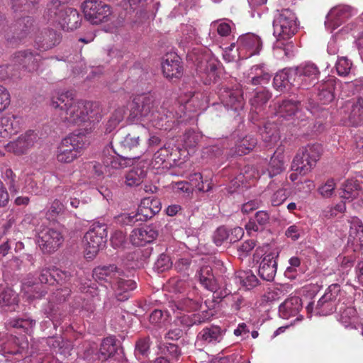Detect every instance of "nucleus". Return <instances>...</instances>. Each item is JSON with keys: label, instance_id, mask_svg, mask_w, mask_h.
<instances>
[{"label": "nucleus", "instance_id": "f257e3e1", "mask_svg": "<svg viewBox=\"0 0 363 363\" xmlns=\"http://www.w3.org/2000/svg\"><path fill=\"white\" fill-rule=\"evenodd\" d=\"M208 103L206 93L187 91L181 94L179 101L172 106L164 103L159 108L153 96L143 95L133 99L130 117L143 126L167 130L190 119L191 113L205 110Z\"/></svg>", "mask_w": 363, "mask_h": 363}, {"label": "nucleus", "instance_id": "f03ea898", "mask_svg": "<svg viewBox=\"0 0 363 363\" xmlns=\"http://www.w3.org/2000/svg\"><path fill=\"white\" fill-rule=\"evenodd\" d=\"M50 106L56 109L60 120L67 125H80L87 121L96 123L101 119L97 104L75 99L69 91L55 92Z\"/></svg>", "mask_w": 363, "mask_h": 363}, {"label": "nucleus", "instance_id": "7ed1b4c3", "mask_svg": "<svg viewBox=\"0 0 363 363\" xmlns=\"http://www.w3.org/2000/svg\"><path fill=\"white\" fill-rule=\"evenodd\" d=\"M187 59L196 67V73L205 84H211L218 77L220 62L206 48H194L187 54Z\"/></svg>", "mask_w": 363, "mask_h": 363}, {"label": "nucleus", "instance_id": "20e7f679", "mask_svg": "<svg viewBox=\"0 0 363 363\" xmlns=\"http://www.w3.org/2000/svg\"><path fill=\"white\" fill-rule=\"evenodd\" d=\"M68 0H50L45 16L48 21L59 24L62 29L74 30L80 25L81 17L78 11L66 6Z\"/></svg>", "mask_w": 363, "mask_h": 363}, {"label": "nucleus", "instance_id": "39448f33", "mask_svg": "<svg viewBox=\"0 0 363 363\" xmlns=\"http://www.w3.org/2000/svg\"><path fill=\"white\" fill-rule=\"evenodd\" d=\"M90 143L89 136L82 132L73 133L63 138L57 151L56 158L62 163H70L81 154L82 149Z\"/></svg>", "mask_w": 363, "mask_h": 363}, {"label": "nucleus", "instance_id": "423d86ee", "mask_svg": "<svg viewBox=\"0 0 363 363\" xmlns=\"http://www.w3.org/2000/svg\"><path fill=\"white\" fill-rule=\"evenodd\" d=\"M344 292L337 284L330 285L324 294L319 298L313 308V303L310 302L306 306L308 316L311 317L314 312L319 315H328L332 314L338 308V303L342 301Z\"/></svg>", "mask_w": 363, "mask_h": 363}, {"label": "nucleus", "instance_id": "0eeeda50", "mask_svg": "<svg viewBox=\"0 0 363 363\" xmlns=\"http://www.w3.org/2000/svg\"><path fill=\"white\" fill-rule=\"evenodd\" d=\"M298 28V18L291 10L277 11L273 21V35L277 38L289 39L296 33Z\"/></svg>", "mask_w": 363, "mask_h": 363}, {"label": "nucleus", "instance_id": "6e6552de", "mask_svg": "<svg viewBox=\"0 0 363 363\" xmlns=\"http://www.w3.org/2000/svg\"><path fill=\"white\" fill-rule=\"evenodd\" d=\"M106 238V225L99 223H93L83 238L85 257L93 259L105 245Z\"/></svg>", "mask_w": 363, "mask_h": 363}, {"label": "nucleus", "instance_id": "1a4fd4ad", "mask_svg": "<svg viewBox=\"0 0 363 363\" xmlns=\"http://www.w3.org/2000/svg\"><path fill=\"white\" fill-rule=\"evenodd\" d=\"M321 147L318 144L308 145L301 148L293 160L291 169L306 175L315 166L320 155Z\"/></svg>", "mask_w": 363, "mask_h": 363}, {"label": "nucleus", "instance_id": "9d476101", "mask_svg": "<svg viewBox=\"0 0 363 363\" xmlns=\"http://www.w3.org/2000/svg\"><path fill=\"white\" fill-rule=\"evenodd\" d=\"M268 245L257 247L253 255V261L259 263V277L263 280L272 281L277 270L278 253L268 252Z\"/></svg>", "mask_w": 363, "mask_h": 363}, {"label": "nucleus", "instance_id": "9b49d317", "mask_svg": "<svg viewBox=\"0 0 363 363\" xmlns=\"http://www.w3.org/2000/svg\"><path fill=\"white\" fill-rule=\"evenodd\" d=\"M235 46L240 59H247L255 55L259 54L262 49V43L260 38L253 33H245L240 35L236 44L232 43L230 46L231 50Z\"/></svg>", "mask_w": 363, "mask_h": 363}, {"label": "nucleus", "instance_id": "f8f14e48", "mask_svg": "<svg viewBox=\"0 0 363 363\" xmlns=\"http://www.w3.org/2000/svg\"><path fill=\"white\" fill-rule=\"evenodd\" d=\"M82 9L86 19L91 24H99L106 21L111 13L110 6L98 0L85 1Z\"/></svg>", "mask_w": 363, "mask_h": 363}, {"label": "nucleus", "instance_id": "ddd939ff", "mask_svg": "<svg viewBox=\"0 0 363 363\" xmlns=\"http://www.w3.org/2000/svg\"><path fill=\"white\" fill-rule=\"evenodd\" d=\"M357 13L356 9L348 5H337L333 7L326 16L325 21L326 29L330 32L333 31L346 19L357 14Z\"/></svg>", "mask_w": 363, "mask_h": 363}, {"label": "nucleus", "instance_id": "4468645a", "mask_svg": "<svg viewBox=\"0 0 363 363\" xmlns=\"http://www.w3.org/2000/svg\"><path fill=\"white\" fill-rule=\"evenodd\" d=\"M61 233L52 228H44L38 233L37 243L44 253L57 250L62 243Z\"/></svg>", "mask_w": 363, "mask_h": 363}, {"label": "nucleus", "instance_id": "2eb2a0df", "mask_svg": "<svg viewBox=\"0 0 363 363\" xmlns=\"http://www.w3.org/2000/svg\"><path fill=\"white\" fill-rule=\"evenodd\" d=\"M291 72H294V81L303 87L314 83L320 74L317 66L311 62L303 63L293 68Z\"/></svg>", "mask_w": 363, "mask_h": 363}, {"label": "nucleus", "instance_id": "dca6fc26", "mask_svg": "<svg viewBox=\"0 0 363 363\" xmlns=\"http://www.w3.org/2000/svg\"><path fill=\"white\" fill-rule=\"evenodd\" d=\"M28 347V341L25 335L19 337L5 335L0 337V353L3 355L21 354Z\"/></svg>", "mask_w": 363, "mask_h": 363}, {"label": "nucleus", "instance_id": "f3484780", "mask_svg": "<svg viewBox=\"0 0 363 363\" xmlns=\"http://www.w3.org/2000/svg\"><path fill=\"white\" fill-rule=\"evenodd\" d=\"M37 135L33 130L26 131L21 135L16 140L8 143L5 145L7 152L16 155L26 154L33 147L36 141Z\"/></svg>", "mask_w": 363, "mask_h": 363}, {"label": "nucleus", "instance_id": "a211bd4d", "mask_svg": "<svg viewBox=\"0 0 363 363\" xmlns=\"http://www.w3.org/2000/svg\"><path fill=\"white\" fill-rule=\"evenodd\" d=\"M337 320L346 328H356L360 323V319L355 308L351 303L341 301L338 303Z\"/></svg>", "mask_w": 363, "mask_h": 363}, {"label": "nucleus", "instance_id": "6ab92c4d", "mask_svg": "<svg viewBox=\"0 0 363 363\" xmlns=\"http://www.w3.org/2000/svg\"><path fill=\"white\" fill-rule=\"evenodd\" d=\"M220 99L227 109L239 111L243 108L244 100L242 94L241 90L238 89H222L220 93Z\"/></svg>", "mask_w": 363, "mask_h": 363}, {"label": "nucleus", "instance_id": "aec40b11", "mask_svg": "<svg viewBox=\"0 0 363 363\" xmlns=\"http://www.w3.org/2000/svg\"><path fill=\"white\" fill-rule=\"evenodd\" d=\"M162 72L167 78H179L182 76L183 68L179 57L170 52L165 55L162 63Z\"/></svg>", "mask_w": 363, "mask_h": 363}, {"label": "nucleus", "instance_id": "412c9836", "mask_svg": "<svg viewBox=\"0 0 363 363\" xmlns=\"http://www.w3.org/2000/svg\"><path fill=\"white\" fill-rule=\"evenodd\" d=\"M12 61L13 66H21L30 72L38 71L39 69V55H34L33 52L28 50L15 53Z\"/></svg>", "mask_w": 363, "mask_h": 363}, {"label": "nucleus", "instance_id": "4be33fe9", "mask_svg": "<svg viewBox=\"0 0 363 363\" xmlns=\"http://www.w3.org/2000/svg\"><path fill=\"white\" fill-rule=\"evenodd\" d=\"M302 308L301 299L298 296H292L283 302L279 307V314L284 319L296 317V320H301L303 316L298 315Z\"/></svg>", "mask_w": 363, "mask_h": 363}, {"label": "nucleus", "instance_id": "5701e85b", "mask_svg": "<svg viewBox=\"0 0 363 363\" xmlns=\"http://www.w3.org/2000/svg\"><path fill=\"white\" fill-rule=\"evenodd\" d=\"M158 235V231L152 225H147L142 228L134 229L130 235L133 245L143 246L152 242Z\"/></svg>", "mask_w": 363, "mask_h": 363}, {"label": "nucleus", "instance_id": "b1692460", "mask_svg": "<svg viewBox=\"0 0 363 363\" xmlns=\"http://www.w3.org/2000/svg\"><path fill=\"white\" fill-rule=\"evenodd\" d=\"M148 204V201H141L136 213H130L123 216L124 221L127 224L132 225L138 221H146L153 217L158 213V209L157 206H153V209L147 208Z\"/></svg>", "mask_w": 363, "mask_h": 363}, {"label": "nucleus", "instance_id": "393cba45", "mask_svg": "<svg viewBox=\"0 0 363 363\" xmlns=\"http://www.w3.org/2000/svg\"><path fill=\"white\" fill-rule=\"evenodd\" d=\"M60 42V35L52 30H45L35 38L34 46L40 51L52 49Z\"/></svg>", "mask_w": 363, "mask_h": 363}, {"label": "nucleus", "instance_id": "a878e982", "mask_svg": "<svg viewBox=\"0 0 363 363\" xmlns=\"http://www.w3.org/2000/svg\"><path fill=\"white\" fill-rule=\"evenodd\" d=\"M0 118L4 130L3 131L4 138H11L21 131L23 123L21 116L8 113Z\"/></svg>", "mask_w": 363, "mask_h": 363}, {"label": "nucleus", "instance_id": "bb28decb", "mask_svg": "<svg viewBox=\"0 0 363 363\" xmlns=\"http://www.w3.org/2000/svg\"><path fill=\"white\" fill-rule=\"evenodd\" d=\"M33 30V19L29 16L24 17L16 23L13 27V36L11 38H8L7 40L13 43H21L28 36Z\"/></svg>", "mask_w": 363, "mask_h": 363}, {"label": "nucleus", "instance_id": "cd10ccee", "mask_svg": "<svg viewBox=\"0 0 363 363\" xmlns=\"http://www.w3.org/2000/svg\"><path fill=\"white\" fill-rule=\"evenodd\" d=\"M121 275H118L115 279L111 286L115 291L116 298L118 301H123L129 298V292L136 288V283L132 279H124Z\"/></svg>", "mask_w": 363, "mask_h": 363}, {"label": "nucleus", "instance_id": "c85d7f7f", "mask_svg": "<svg viewBox=\"0 0 363 363\" xmlns=\"http://www.w3.org/2000/svg\"><path fill=\"white\" fill-rule=\"evenodd\" d=\"M233 143L234 146L230 148V154L242 156L247 154L255 147L257 140L252 135L238 136L234 138Z\"/></svg>", "mask_w": 363, "mask_h": 363}, {"label": "nucleus", "instance_id": "c756f323", "mask_svg": "<svg viewBox=\"0 0 363 363\" xmlns=\"http://www.w3.org/2000/svg\"><path fill=\"white\" fill-rule=\"evenodd\" d=\"M276 121H269L259 129V134L267 147L274 145L279 139V128Z\"/></svg>", "mask_w": 363, "mask_h": 363}, {"label": "nucleus", "instance_id": "7c9ffc66", "mask_svg": "<svg viewBox=\"0 0 363 363\" xmlns=\"http://www.w3.org/2000/svg\"><path fill=\"white\" fill-rule=\"evenodd\" d=\"M196 277L200 284L207 290L215 292L218 289L212 269L209 266H203L197 272Z\"/></svg>", "mask_w": 363, "mask_h": 363}, {"label": "nucleus", "instance_id": "2f4dec72", "mask_svg": "<svg viewBox=\"0 0 363 363\" xmlns=\"http://www.w3.org/2000/svg\"><path fill=\"white\" fill-rule=\"evenodd\" d=\"M225 331L220 327L213 325L209 328H203L198 335L199 340L203 341L206 344H216L220 342L224 335Z\"/></svg>", "mask_w": 363, "mask_h": 363}, {"label": "nucleus", "instance_id": "473e14b6", "mask_svg": "<svg viewBox=\"0 0 363 363\" xmlns=\"http://www.w3.org/2000/svg\"><path fill=\"white\" fill-rule=\"evenodd\" d=\"M118 275H121V272L114 265L98 267L93 271V277L96 281H106L111 285Z\"/></svg>", "mask_w": 363, "mask_h": 363}, {"label": "nucleus", "instance_id": "72a5a7b5", "mask_svg": "<svg viewBox=\"0 0 363 363\" xmlns=\"http://www.w3.org/2000/svg\"><path fill=\"white\" fill-rule=\"evenodd\" d=\"M348 223H350V239L353 238L354 245L363 249V224L361 220L353 216L348 219Z\"/></svg>", "mask_w": 363, "mask_h": 363}, {"label": "nucleus", "instance_id": "f704fd0d", "mask_svg": "<svg viewBox=\"0 0 363 363\" xmlns=\"http://www.w3.org/2000/svg\"><path fill=\"white\" fill-rule=\"evenodd\" d=\"M300 103L294 100H284L276 108L275 115L284 119H289L299 113Z\"/></svg>", "mask_w": 363, "mask_h": 363}, {"label": "nucleus", "instance_id": "c9c22d12", "mask_svg": "<svg viewBox=\"0 0 363 363\" xmlns=\"http://www.w3.org/2000/svg\"><path fill=\"white\" fill-rule=\"evenodd\" d=\"M269 216L267 211H259L256 213L255 218L250 220L246 225L245 228L249 234L261 231L265 225L269 222Z\"/></svg>", "mask_w": 363, "mask_h": 363}, {"label": "nucleus", "instance_id": "e433bc0d", "mask_svg": "<svg viewBox=\"0 0 363 363\" xmlns=\"http://www.w3.org/2000/svg\"><path fill=\"white\" fill-rule=\"evenodd\" d=\"M233 26L234 24L232 21L228 19L214 21L210 24L208 35L211 39H213L216 37V35L212 33V31L217 30L219 35L223 37L228 36L230 33Z\"/></svg>", "mask_w": 363, "mask_h": 363}, {"label": "nucleus", "instance_id": "4c0bfd02", "mask_svg": "<svg viewBox=\"0 0 363 363\" xmlns=\"http://www.w3.org/2000/svg\"><path fill=\"white\" fill-rule=\"evenodd\" d=\"M248 75L253 85L266 84L271 78L270 74L265 70L264 65L253 66Z\"/></svg>", "mask_w": 363, "mask_h": 363}, {"label": "nucleus", "instance_id": "58836bf2", "mask_svg": "<svg viewBox=\"0 0 363 363\" xmlns=\"http://www.w3.org/2000/svg\"><path fill=\"white\" fill-rule=\"evenodd\" d=\"M169 307L174 312H175V308L177 311L190 312L197 311L200 308V303L198 300L187 297L174 302V305L172 302H170Z\"/></svg>", "mask_w": 363, "mask_h": 363}, {"label": "nucleus", "instance_id": "ea45409f", "mask_svg": "<svg viewBox=\"0 0 363 363\" xmlns=\"http://www.w3.org/2000/svg\"><path fill=\"white\" fill-rule=\"evenodd\" d=\"M293 68H285L276 74L273 80V85L277 90H282L289 84H293L294 81L291 82L294 72H291Z\"/></svg>", "mask_w": 363, "mask_h": 363}, {"label": "nucleus", "instance_id": "a19ab883", "mask_svg": "<svg viewBox=\"0 0 363 363\" xmlns=\"http://www.w3.org/2000/svg\"><path fill=\"white\" fill-rule=\"evenodd\" d=\"M360 192L359 185L354 179H348L342 185L340 195V197L348 201L357 198Z\"/></svg>", "mask_w": 363, "mask_h": 363}, {"label": "nucleus", "instance_id": "79ce46f5", "mask_svg": "<svg viewBox=\"0 0 363 363\" xmlns=\"http://www.w3.org/2000/svg\"><path fill=\"white\" fill-rule=\"evenodd\" d=\"M235 279L247 289L255 287L259 283L258 279L250 270L236 272Z\"/></svg>", "mask_w": 363, "mask_h": 363}, {"label": "nucleus", "instance_id": "37998d69", "mask_svg": "<svg viewBox=\"0 0 363 363\" xmlns=\"http://www.w3.org/2000/svg\"><path fill=\"white\" fill-rule=\"evenodd\" d=\"M89 282L90 283L89 284L85 282L84 284H82L80 286V290L82 292L87 294L93 298L99 297V299H101L102 296H106V286L103 284H97L95 282L92 283L90 281H89Z\"/></svg>", "mask_w": 363, "mask_h": 363}, {"label": "nucleus", "instance_id": "c03bdc74", "mask_svg": "<svg viewBox=\"0 0 363 363\" xmlns=\"http://www.w3.org/2000/svg\"><path fill=\"white\" fill-rule=\"evenodd\" d=\"M318 89L319 90L318 98L323 104H328L333 101L335 98V84L333 81H327L319 85Z\"/></svg>", "mask_w": 363, "mask_h": 363}, {"label": "nucleus", "instance_id": "a18cd8bd", "mask_svg": "<svg viewBox=\"0 0 363 363\" xmlns=\"http://www.w3.org/2000/svg\"><path fill=\"white\" fill-rule=\"evenodd\" d=\"M146 177V170L140 167H134L126 174L125 184L129 186H138Z\"/></svg>", "mask_w": 363, "mask_h": 363}, {"label": "nucleus", "instance_id": "49530a36", "mask_svg": "<svg viewBox=\"0 0 363 363\" xmlns=\"http://www.w3.org/2000/svg\"><path fill=\"white\" fill-rule=\"evenodd\" d=\"M18 303V296L11 289L7 288L0 294V307H8L9 310H14Z\"/></svg>", "mask_w": 363, "mask_h": 363}, {"label": "nucleus", "instance_id": "de8ad7c7", "mask_svg": "<svg viewBox=\"0 0 363 363\" xmlns=\"http://www.w3.org/2000/svg\"><path fill=\"white\" fill-rule=\"evenodd\" d=\"M285 169L284 157L282 155H274L269 161L267 172L269 177L279 174Z\"/></svg>", "mask_w": 363, "mask_h": 363}, {"label": "nucleus", "instance_id": "09e8293b", "mask_svg": "<svg viewBox=\"0 0 363 363\" xmlns=\"http://www.w3.org/2000/svg\"><path fill=\"white\" fill-rule=\"evenodd\" d=\"M201 138V133L194 129L187 130L182 137L183 147L186 150L195 147Z\"/></svg>", "mask_w": 363, "mask_h": 363}, {"label": "nucleus", "instance_id": "8fccbe9b", "mask_svg": "<svg viewBox=\"0 0 363 363\" xmlns=\"http://www.w3.org/2000/svg\"><path fill=\"white\" fill-rule=\"evenodd\" d=\"M117 350L116 340L113 337H108L105 338L101 345L99 355L103 359H108L112 356Z\"/></svg>", "mask_w": 363, "mask_h": 363}, {"label": "nucleus", "instance_id": "3c124183", "mask_svg": "<svg viewBox=\"0 0 363 363\" xmlns=\"http://www.w3.org/2000/svg\"><path fill=\"white\" fill-rule=\"evenodd\" d=\"M2 178L9 186V189L11 193L17 194L19 192L20 187L16 184V175L12 169L8 167L1 168Z\"/></svg>", "mask_w": 363, "mask_h": 363}, {"label": "nucleus", "instance_id": "603ef678", "mask_svg": "<svg viewBox=\"0 0 363 363\" xmlns=\"http://www.w3.org/2000/svg\"><path fill=\"white\" fill-rule=\"evenodd\" d=\"M189 184L191 188H196L200 191H208L211 189V184L209 181L203 180L200 173H194L189 176Z\"/></svg>", "mask_w": 363, "mask_h": 363}, {"label": "nucleus", "instance_id": "864d4df0", "mask_svg": "<svg viewBox=\"0 0 363 363\" xmlns=\"http://www.w3.org/2000/svg\"><path fill=\"white\" fill-rule=\"evenodd\" d=\"M35 324V320L30 318H13L8 325L14 328L22 329L26 333H30Z\"/></svg>", "mask_w": 363, "mask_h": 363}, {"label": "nucleus", "instance_id": "5fc2aeb1", "mask_svg": "<svg viewBox=\"0 0 363 363\" xmlns=\"http://www.w3.org/2000/svg\"><path fill=\"white\" fill-rule=\"evenodd\" d=\"M270 95L269 92L265 90L257 92L254 97L250 100L253 111L257 113L261 111L262 106L267 104Z\"/></svg>", "mask_w": 363, "mask_h": 363}, {"label": "nucleus", "instance_id": "6e6d98bb", "mask_svg": "<svg viewBox=\"0 0 363 363\" xmlns=\"http://www.w3.org/2000/svg\"><path fill=\"white\" fill-rule=\"evenodd\" d=\"M301 259L296 256L291 257L289 259V266L286 267L284 275L289 279H296L298 273L300 272Z\"/></svg>", "mask_w": 363, "mask_h": 363}, {"label": "nucleus", "instance_id": "4d7b16f0", "mask_svg": "<svg viewBox=\"0 0 363 363\" xmlns=\"http://www.w3.org/2000/svg\"><path fill=\"white\" fill-rule=\"evenodd\" d=\"M352 63L347 57H339L337 60L335 68L340 76H347L352 69Z\"/></svg>", "mask_w": 363, "mask_h": 363}, {"label": "nucleus", "instance_id": "13d9d810", "mask_svg": "<svg viewBox=\"0 0 363 363\" xmlns=\"http://www.w3.org/2000/svg\"><path fill=\"white\" fill-rule=\"evenodd\" d=\"M345 209V203L341 201L335 206H329L325 208L322 211V216L326 218H333L338 213L344 212Z\"/></svg>", "mask_w": 363, "mask_h": 363}, {"label": "nucleus", "instance_id": "bf43d9fd", "mask_svg": "<svg viewBox=\"0 0 363 363\" xmlns=\"http://www.w3.org/2000/svg\"><path fill=\"white\" fill-rule=\"evenodd\" d=\"M168 315L167 313L164 314V313L161 310H155L150 315V322L159 328H162L165 325L166 322L167 321Z\"/></svg>", "mask_w": 363, "mask_h": 363}, {"label": "nucleus", "instance_id": "052dcab7", "mask_svg": "<svg viewBox=\"0 0 363 363\" xmlns=\"http://www.w3.org/2000/svg\"><path fill=\"white\" fill-rule=\"evenodd\" d=\"M338 264V270L342 274H347L353 267L354 259L350 257L339 255L336 258Z\"/></svg>", "mask_w": 363, "mask_h": 363}, {"label": "nucleus", "instance_id": "680f3d73", "mask_svg": "<svg viewBox=\"0 0 363 363\" xmlns=\"http://www.w3.org/2000/svg\"><path fill=\"white\" fill-rule=\"evenodd\" d=\"M288 197L287 189L281 186L276 190L271 196V203L274 206L282 204Z\"/></svg>", "mask_w": 363, "mask_h": 363}, {"label": "nucleus", "instance_id": "e2e57ef3", "mask_svg": "<svg viewBox=\"0 0 363 363\" xmlns=\"http://www.w3.org/2000/svg\"><path fill=\"white\" fill-rule=\"evenodd\" d=\"M39 280L42 284L54 285L57 279L53 274L52 267L43 268L39 276Z\"/></svg>", "mask_w": 363, "mask_h": 363}, {"label": "nucleus", "instance_id": "0e129e2a", "mask_svg": "<svg viewBox=\"0 0 363 363\" xmlns=\"http://www.w3.org/2000/svg\"><path fill=\"white\" fill-rule=\"evenodd\" d=\"M139 136L128 134L121 141V145L124 149L131 150L139 145Z\"/></svg>", "mask_w": 363, "mask_h": 363}, {"label": "nucleus", "instance_id": "69168bd1", "mask_svg": "<svg viewBox=\"0 0 363 363\" xmlns=\"http://www.w3.org/2000/svg\"><path fill=\"white\" fill-rule=\"evenodd\" d=\"M213 241L217 246H220L225 241L229 242V231L225 227H219L213 235Z\"/></svg>", "mask_w": 363, "mask_h": 363}, {"label": "nucleus", "instance_id": "338daca9", "mask_svg": "<svg viewBox=\"0 0 363 363\" xmlns=\"http://www.w3.org/2000/svg\"><path fill=\"white\" fill-rule=\"evenodd\" d=\"M347 106L352 107V110L350 118H359L363 115V99H358L355 104L347 102Z\"/></svg>", "mask_w": 363, "mask_h": 363}, {"label": "nucleus", "instance_id": "774afa93", "mask_svg": "<svg viewBox=\"0 0 363 363\" xmlns=\"http://www.w3.org/2000/svg\"><path fill=\"white\" fill-rule=\"evenodd\" d=\"M172 266L169 257L164 254L159 256L155 262V267L159 272H164Z\"/></svg>", "mask_w": 363, "mask_h": 363}]
</instances>
